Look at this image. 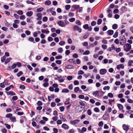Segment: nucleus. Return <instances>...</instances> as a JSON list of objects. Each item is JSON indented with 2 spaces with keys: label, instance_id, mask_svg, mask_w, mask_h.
<instances>
[{
  "label": "nucleus",
  "instance_id": "36",
  "mask_svg": "<svg viewBox=\"0 0 133 133\" xmlns=\"http://www.w3.org/2000/svg\"><path fill=\"white\" fill-rule=\"evenodd\" d=\"M23 74V73L22 72V71H20L17 73V76L18 77H19Z\"/></svg>",
  "mask_w": 133,
  "mask_h": 133
},
{
  "label": "nucleus",
  "instance_id": "29",
  "mask_svg": "<svg viewBox=\"0 0 133 133\" xmlns=\"http://www.w3.org/2000/svg\"><path fill=\"white\" fill-rule=\"evenodd\" d=\"M118 33L116 31L115 33L114 34L113 36V37L115 38L118 37Z\"/></svg>",
  "mask_w": 133,
  "mask_h": 133
},
{
  "label": "nucleus",
  "instance_id": "1",
  "mask_svg": "<svg viewBox=\"0 0 133 133\" xmlns=\"http://www.w3.org/2000/svg\"><path fill=\"white\" fill-rule=\"evenodd\" d=\"M126 42V39L124 36L121 37L119 39V43L121 45H123Z\"/></svg>",
  "mask_w": 133,
  "mask_h": 133
},
{
  "label": "nucleus",
  "instance_id": "27",
  "mask_svg": "<svg viewBox=\"0 0 133 133\" xmlns=\"http://www.w3.org/2000/svg\"><path fill=\"white\" fill-rule=\"evenodd\" d=\"M79 88L78 87H75L74 89V91L76 93H77L78 91L79 90Z\"/></svg>",
  "mask_w": 133,
  "mask_h": 133
},
{
  "label": "nucleus",
  "instance_id": "33",
  "mask_svg": "<svg viewBox=\"0 0 133 133\" xmlns=\"http://www.w3.org/2000/svg\"><path fill=\"white\" fill-rule=\"evenodd\" d=\"M75 18L74 17H72L69 20V21L70 22H74L75 21Z\"/></svg>",
  "mask_w": 133,
  "mask_h": 133
},
{
  "label": "nucleus",
  "instance_id": "41",
  "mask_svg": "<svg viewBox=\"0 0 133 133\" xmlns=\"http://www.w3.org/2000/svg\"><path fill=\"white\" fill-rule=\"evenodd\" d=\"M74 14L73 13L70 12L68 14V16L69 17H72L74 16Z\"/></svg>",
  "mask_w": 133,
  "mask_h": 133
},
{
  "label": "nucleus",
  "instance_id": "50",
  "mask_svg": "<svg viewBox=\"0 0 133 133\" xmlns=\"http://www.w3.org/2000/svg\"><path fill=\"white\" fill-rule=\"evenodd\" d=\"M87 131V129L84 127H83L81 129V131H82V132H85Z\"/></svg>",
  "mask_w": 133,
  "mask_h": 133
},
{
  "label": "nucleus",
  "instance_id": "17",
  "mask_svg": "<svg viewBox=\"0 0 133 133\" xmlns=\"http://www.w3.org/2000/svg\"><path fill=\"white\" fill-rule=\"evenodd\" d=\"M73 66L71 65H66L65 67V69H72Z\"/></svg>",
  "mask_w": 133,
  "mask_h": 133
},
{
  "label": "nucleus",
  "instance_id": "51",
  "mask_svg": "<svg viewBox=\"0 0 133 133\" xmlns=\"http://www.w3.org/2000/svg\"><path fill=\"white\" fill-rule=\"evenodd\" d=\"M103 123L102 121H101L98 124V125L100 127H102L103 126Z\"/></svg>",
  "mask_w": 133,
  "mask_h": 133
},
{
  "label": "nucleus",
  "instance_id": "40",
  "mask_svg": "<svg viewBox=\"0 0 133 133\" xmlns=\"http://www.w3.org/2000/svg\"><path fill=\"white\" fill-rule=\"evenodd\" d=\"M76 24L78 25H81V24L80 21L79 20H77L76 21Z\"/></svg>",
  "mask_w": 133,
  "mask_h": 133
},
{
  "label": "nucleus",
  "instance_id": "22",
  "mask_svg": "<svg viewBox=\"0 0 133 133\" xmlns=\"http://www.w3.org/2000/svg\"><path fill=\"white\" fill-rule=\"evenodd\" d=\"M79 6V5H74L72 6V7L74 9L77 10Z\"/></svg>",
  "mask_w": 133,
  "mask_h": 133
},
{
  "label": "nucleus",
  "instance_id": "42",
  "mask_svg": "<svg viewBox=\"0 0 133 133\" xmlns=\"http://www.w3.org/2000/svg\"><path fill=\"white\" fill-rule=\"evenodd\" d=\"M43 10V8H41L37 9V12H40L42 11Z\"/></svg>",
  "mask_w": 133,
  "mask_h": 133
},
{
  "label": "nucleus",
  "instance_id": "62",
  "mask_svg": "<svg viewBox=\"0 0 133 133\" xmlns=\"http://www.w3.org/2000/svg\"><path fill=\"white\" fill-rule=\"evenodd\" d=\"M85 102H83V101H80L79 102V104L81 105L84 106L85 105V104L84 103H85Z\"/></svg>",
  "mask_w": 133,
  "mask_h": 133
},
{
  "label": "nucleus",
  "instance_id": "57",
  "mask_svg": "<svg viewBox=\"0 0 133 133\" xmlns=\"http://www.w3.org/2000/svg\"><path fill=\"white\" fill-rule=\"evenodd\" d=\"M127 102L129 103H133V100L130 98H128L127 99Z\"/></svg>",
  "mask_w": 133,
  "mask_h": 133
},
{
  "label": "nucleus",
  "instance_id": "6",
  "mask_svg": "<svg viewBox=\"0 0 133 133\" xmlns=\"http://www.w3.org/2000/svg\"><path fill=\"white\" fill-rule=\"evenodd\" d=\"M57 24L60 26L62 27H64L66 26L64 24L63 22L62 21H59Z\"/></svg>",
  "mask_w": 133,
  "mask_h": 133
},
{
  "label": "nucleus",
  "instance_id": "18",
  "mask_svg": "<svg viewBox=\"0 0 133 133\" xmlns=\"http://www.w3.org/2000/svg\"><path fill=\"white\" fill-rule=\"evenodd\" d=\"M51 3V1L49 0H47L45 2V4L46 5H49Z\"/></svg>",
  "mask_w": 133,
  "mask_h": 133
},
{
  "label": "nucleus",
  "instance_id": "9",
  "mask_svg": "<svg viewBox=\"0 0 133 133\" xmlns=\"http://www.w3.org/2000/svg\"><path fill=\"white\" fill-rule=\"evenodd\" d=\"M62 127L65 130H67L69 128V127L68 125L65 124H63L62 125Z\"/></svg>",
  "mask_w": 133,
  "mask_h": 133
},
{
  "label": "nucleus",
  "instance_id": "58",
  "mask_svg": "<svg viewBox=\"0 0 133 133\" xmlns=\"http://www.w3.org/2000/svg\"><path fill=\"white\" fill-rule=\"evenodd\" d=\"M58 117L57 116H54L52 118V119L55 121H56L58 119Z\"/></svg>",
  "mask_w": 133,
  "mask_h": 133
},
{
  "label": "nucleus",
  "instance_id": "55",
  "mask_svg": "<svg viewBox=\"0 0 133 133\" xmlns=\"http://www.w3.org/2000/svg\"><path fill=\"white\" fill-rule=\"evenodd\" d=\"M56 63L59 65H60L61 64L62 62L60 60H57L56 61Z\"/></svg>",
  "mask_w": 133,
  "mask_h": 133
},
{
  "label": "nucleus",
  "instance_id": "16",
  "mask_svg": "<svg viewBox=\"0 0 133 133\" xmlns=\"http://www.w3.org/2000/svg\"><path fill=\"white\" fill-rule=\"evenodd\" d=\"M99 91H96L93 93V95L95 97H97L99 95Z\"/></svg>",
  "mask_w": 133,
  "mask_h": 133
},
{
  "label": "nucleus",
  "instance_id": "4",
  "mask_svg": "<svg viewBox=\"0 0 133 133\" xmlns=\"http://www.w3.org/2000/svg\"><path fill=\"white\" fill-rule=\"evenodd\" d=\"M80 121V120L78 119H75L73 121H70L71 124L73 125H75L76 124L78 123Z\"/></svg>",
  "mask_w": 133,
  "mask_h": 133
},
{
  "label": "nucleus",
  "instance_id": "47",
  "mask_svg": "<svg viewBox=\"0 0 133 133\" xmlns=\"http://www.w3.org/2000/svg\"><path fill=\"white\" fill-rule=\"evenodd\" d=\"M108 96L110 98H112L114 96L113 94L112 93H108Z\"/></svg>",
  "mask_w": 133,
  "mask_h": 133
},
{
  "label": "nucleus",
  "instance_id": "54",
  "mask_svg": "<svg viewBox=\"0 0 133 133\" xmlns=\"http://www.w3.org/2000/svg\"><path fill=\"white\" fill-rule=\"evenodd\" d=\"M25 32L27 35H30L31 34V32L29 31L26 30Z\"/></svg>",
  "mask_w": 133,
  "mask_h": 133
},
{
  "label": "nucleus",
  "instance_id": "11",
  "mask_svg": "<svg viewBox=\"0 0 133 133\" xmlns=\"http://www.w3.org/2000/svg\"><path fill=\"white\" fill-rule=\"evenodd\" d=\"M103 118L104 120H107L108 119V114H105L103 116Z\"/></svg>",
  "mask_w": 133,
  "mask_h": 133
},
{
  "label": "nucleus",
  "instance_id": "44",
  "mask_svg": "<svg viewBox=\"0 0 133 133\" xmlns=\"http://www.w3.org/2000/svg\"><path fill=\"white\" fill-rule=\"evenodd\" d=\"M133 61L132 60H130L128 62V66H131V64L133 63Z\"/></svg>",
  "mask_w": 133,
  "mask_h": 133
},
{
  "label": "nucleus",
  "instance_id": "12",
  "mask_svg": "<svg viewBox=\"0 0 133 133\" xmlns=\"http://www.w3.org/2000/svg\"><path fill=\"white\" fill-rule=\"evenodd\" d=\"M124 66L123 64H121L118 65L117 66V69H119L120 68L122 69L124 68Z\"/></svg>",
  "mask_w": 133,
  "mask_h": 133
},
{
  "label": "nucleus",
  "instance_id": "24",
  "mask_svg": "<svg viewBox=\"0 0 133 133\" xmlns=\"http://www.w3.org/2000/svg\"><path fill=\"white\" fill-rule=\"evenodd\" d=\"M118 27L117 25L116 24H114L112 26V28L113 29L116 30Z\"/></svg>",
  "mask_w": 133,
  "mask_h": 133
},
{
  "label": "nucleus",
  "instance_id": "56",
  "mask_svg": "<svg viewBox=\"0 0 133 133\" xmlns=\"http://www.w3.org/2000/svg\"><path fill=\"white\" fill-rule=\"evenodd\" d=\"M12 99L13 101H16L18 99V97L17 96H15L12 97Z\"/></svg>",
  "mask_w": 133,
  "mask_h": 133
},
{
  "label": "nucleus",
  "instance_id": "48",
  "mask_svg": "<svg viewBox=\"0 0 133 133\" xmlns=\"http://www.w3.org/2000/svg\"><path fill=\"white\" fill-rule=\"evenodd\" d=\"M48 20V18L46 17H43L42 20L44 22H46Z\"/></svg>",
  "mask_w": 133,
  "mask_h": 133
},
{
  "label": "nucleus",
  "instance_id": "5",
  "mask_svg": "<svg viewBox=\"0 0 133 133\" xmlns=\"http://www.w3.org/2000/svg\"><path fill=\"white\" fill-rule=\"evenodd\" d=\"M107 72V70L106 69H101L99 71V73L101 75H104Z\"/></svg>",
  "mask_w": 133,
  "mask_h": 133
},
{
  "label": "nucleus",
  "instance_id": "45",
  "mask_svg": "<svg viewBox=\"0 0 133 133\" xmlns=\"http://www.w3.org/2000/svg\"><path fill=\"white\" fill-rule=\"evenodd\" d=\"M70 8V6L69 5H67L65 6V8L66 10L69 9Z\"/></svg>",
  "mask_w": 133,
  "mask_h": 133
},
{
  "label": "nucleus",
  "instance_id": "31",
  "mask_svg": "<svg viewBox=\"0 0 133 133\" xmlns=\"http://www.w3.org/2000/svg\"><path fill=\"white\" fill-rule=\"evenodd\" d=\"M28 40L31 42H33L34 41V39L32 37H30L28 39Z\"/></svg>",
  "mask_w": 133,
  "mask_h": 133
},
{
  "label": "nucleus",
  "instance_id": "10",
  "mask_svg": "<svg viewBox=\"0 0 133 133\" xmlns=\"http://www.w3.org/2000/svg\"><path fill=\"white\" fill-rule=\"evenodd\" d=\"M33 14V12L30 11L27 12L26 13V15L27 16L30 17Z\"/></svg>",
  "mask_w": 133,
  "mask_h": 133
},
{
  "label": "nucleus",
  "instance_id": "30",
  "mask_svg": "<svg viewBox=\"0 0 133 133\" xmlns=\"http://www.w3.org/2000/svg\"><path fill=\"white\" fill-rule=\"evenodd\" d=\"M17 13L19 15H22L23 14V11L21 10H19L17 12Z\"/></svg>",
  "mask_w": 133,
  "mask_h": 133
},
{
  "label": "nucleus",
  "instance_id": "52",
  "mask_svg": "<svg viewBox=\"0 0 133 133\" xmlns=\"http://www.w3.org/2000/svg\"><path fill=\"white\" fill-rule=\"evenodd\" d=\"M58 51L59 52L61 53L62 52L63 50L62 48H60L58 49Z\"/></svg>",
  "mask_w": 133,
  "mask_h": 133
},
{
  "label": "nucleus",
  "instance_id": "20",
  "mask_svg": "<svg viewBox=\"0 0 133 133\" xmlns=\"http://www.w3.org/2000/svg\"><path fill=\"white\" fill-rule=\"evenodd\" d=\"M10 119L12 122H15L16 121V118L15 116L11 117H10Z\"/></svg>",
  "mask_w": 133,
  "mask_h": 133
},
{
  "label": "nucleus",
  "instance_id": "59",
  "mask_svg": "<svg viewBox=\"0 0 133 133\" xmlns=\"http://www.w3.org/2000/svg\"><path fill=\"white\" fill-rule=\"evenodd\" d=\"M62 56L61 55H59L56 56L55 57V59H61L62 58Z\"/></svg>",
  "mask_w": 133,
  "mask_h": 133
},
{
  "label": "nucleus",
  "instance_id": "7",
  "mask_svg": "<svg viewBox=\"0 0 133 133\" xmlns=\"http://www.w3.org/2000/svg\"><path fill=\"white\" fill-rule=\"evenodd\" d=\"M37 16L38 18L37 19V20H40L42 19V14L41 13H38L37 14Z\"/></svg>",
  "mask_w": 133,
  "mask_h": 133
},
{
  "label": "nucleus",
  "instance_id": "53",
  "mask_svg": "<svg viewBox=\"0 0 133 133\" xmlns=\"http://www.w3.org/2000/svg\"><path fill=\"white\" fill-rule=\"evenodd\" d=\"M78 97L80 99H83L84 98V96L83 95H80Z\"/></svg>",
  "mask_w": 133,
  "mask_h": 133
},
{
  "label": "nucleus",
  "instance_id": "14",
  "mask_svg": "<svg viewBox=\"0 0 133 133\" xmlns=\"http://www.w3.org/2000/svg\"><path fill=\"white\" fill-rule=\"evenodd\" d=\"M107 32L109 36H111L113 34L114 31L112 30H110L107 31Z\"/></svg>",
  "mask_w": 133,
  "mask_h": 133
},
{
  "label": "nucleus",
  "instance_id": "2",
  "mask_svg": "<svg viewBox=\"0 0 133 133\" xmlns=\"http://www.w3.org/2000/svg\"><path fill=\"white\" fill-rule=\"evenodd\" d=\"M125 47L124 49V50L126 52H128L131 48V45L129 43H127L125 45Z\"/></svg>",
  "mask_w": 133,
  "mask_h": 133
},
{
  "label": "nucleus",
  "instance_id": "28",
  "mask_svg": "<svg viewBox=\"0 0 133 133\" xmlns=\"http://www.w3.org/2000/svg\"><path fill=\"white\" fill-rule=\"evenodd\" d=\"M94 111L97 112H99V108L97 107L95 108L94 109Z\"/></svg>",
  "mask_w": 133,
  "mask_h": 133
},
{
  "label": "nucleus",
  "instance_id": "3",
  "mask_svg": "<svg viewBox=\"0 0 133 133\" xmlns=\"http://www.w3.org/2000/svg\"><path fill=\"white\" fill-rule=\"evenodd\" d=\"M73 29L74 31H77L79 33L81 32V29L77 25L74 26H73Z\"/></svg>",
  "mask_w": 133,
  "mask_h": 133
},
{
  "label": "nucleus",
  "instance_id": "34",
  "mask_svg": "<svg viewBox=\"0 0 133 133\" xmlns=\"http://www.w3.org/2000/svg\"><path fill=\"white\" fill-rule=\"evenodd\" d=\"M102 22V20L101 19H99L97 20V24L98 25H100Z\"/></svg>",
  "mask_w": 133,
  "mask_h": 133
},
{
  "label": "nucleus",
  "instance_id": "32",
  "mask_svg": "<svg viewBox=\"0 0 133 133\" xmlns=\"http://www.w3.org/2000/svg\"><path fill=\"white\" fill-rule=\"evenodd\" d=\"M89 27L88 25V24H85L83 26V28L85 29H87Z\"/></svg>",
  "mask_w": 133,
  "mask_h": 133
},
{
  "label": "nucleus",
  "instance_id": "38",
  "mask_svg": "<svg viewBox=\"0 0 133 133\" xmlns=\"http://www.w3.org/2000/svg\"><path fill=\"white\" fill-rule=\"evenodd\" d=\"M110 87L109 86H105L103 88V89L104 90H106L107 89L108 90H109L110 89Z\"/></svg>",
  "mask_w": 133,
  "mask_h": 133
},
{
  "label": "nucleus",
  "instance_id": "25",
  "mask_svg": "<svg viewBox=\"0 0 133 133\" xmlns=\"http://www.w3.org/2000/svg\"><path fill=\"white\" fill-rule=\"evenodd\" d=\"M6 59V57L5 56L2 57L1 58V61L2 62H4Z\"/></svg>",
  "mask_w": 133,
  "mask_h": 133
},
{
  "label": "nucleus",
  "instance_id": "21",
  "mask_svg": "<svg viewBox=\"0 0 133 133\" xmlns=\"http://www.w3.org/2000/svg\"><path fill=\"white\" fill-rule=\"evenodd\" d=\"M41 32L42 33H45L46 34H48L49 33V31L48 30H45L42 29Z\"/></svg>",
  "mask_w": 133,
  "mask_h": 133
},
{
  "label": "nucleus",
  "instance_id": "39",
  "mask_svg": "<svg viewBox=\"0 0 133 133\" xmlns=\"http://www.w3.org/2000/svg\"><path fill=\"white\" fill-rule=\"evenodd\" d=\"M65 42L64 41H60L59 43V44L60 45H63L65 44Z\"/></svg>",
  "mask_w": 133,
  "mask_h": 133
},
{
  "label": "nucleus",
  "instance_id": "64",
  "mask_svg": "<svg viewBox=\"0 0 133 133\" xmlns=\"http://www.w3.org/2000/svg\"><path fill=\"white\" fill-rule=\"evenodd\" d=\"M54 132L55 133H57L58 132V130L57 129L54 128L53 129Z\"/></svg>",
  "mask_w": 133,
  "mask_h": 133
},
{
  "label": "nucleus",
  "instance_id": "63",
  "mask_svg": "<svg viewBox=\"0 0 133 133\" xmlns=\"http://www.w3.org/2000/svg\"><path fill=\"white\" fill-rule=\"evenodd\" d=\"M72 57L76 58L78 57V55L77 54L75 53L72 55Z\"/></svg>",
  "mask_w": 133,
  "mask_h": 133
},
{
  "label": "nucleus",
  "instance_id": "15",
  "mask_svg": "<svg viewBox=\"0 0 133 133\" xmlns=\"http://www.w3.org/2000/svg\"><path fill=\"white\" fill-rule=\"evenodd\" d=\"M117 106L119 110H122L123 108V106L121 104H118L117 105Z\"/></svg>",
  "mask_w": 133,
  "mask_h": 133
},
{
  "label": "nucleus",
  "instance_id": "43",
  "mask_svg": "<svg viewBox=\"0 0 133 133\" xmlns=\"http://www.w3.org/2000/svg\"><path fill=\"white\" fill-rule=\"evenodd\" d=\"M12 116V114L10 113L6 115V117L7 118H10Z\"/></svg>",
  "mask_w": 133,
  "mask_h": 133
},
{
  "label": "nucleus",
  "instance_id": "60",
  "mask_svg": "<svg viewBox=\"0 0 133 133\" xmlns=\"http://www.w3.org/2000/svg\"><path fill=\"white\" fill-rule=\"evenodd\" d=\"M27 67L28 68L30 71H32L33 69L32 68L31 66L30 65H27Z\"/></svg>",
  "mask_w": 133,
  "mask_h": 133
},
{
  "label": "nucleus",
  "instance_id": "19",
  "mask_svg": "<svg viewBox=\"0 0 133 133\" xmlns=\"http://www.w3.org/2000/svg\"><path fill=\"white\" fill-rule=\"evenodd\" d=\"M11 58H7L5 61V64H6L9 62L10 60L11 59Z\"/></svg>",
  "mask_w": 133,
  "mask_h": 133
},
{
  "label": "nucleus",
  "instance_id": "46",
  "mask_svg": "<svg viewBox=\"0 0 133 133\" xmlns=\"http://www.w3.org/2000/svg\"><path fill=\"white\" fill-rule=\"evenodd\" d=\"M84 72L82 70H80L78 72V75H82L84 74Z\"/></svg>",
  "mask_w": 133,
  "mask_h": 133
},
{
  "label": "nucleus",
  "instance_id": "26",
  "mask_svg": "<svg viewBox=\"0 0 133 133\" xmlns=\"http://www.w3.org/2000/svg\"><path fill=\"white\" fill-rule=\"evenodd\" d=\"M60 119H62L63 121L66 122V120L65 118L63 117L62 115H60Z\"/></svg>",
  "mask_w": 133,
  "mask_h": 133
},
{
  "label": "nucleus",
  "instance_id": "23",
  "mask_svg": "<svg viewBox=\"0 0 133 133\" xmlns=\"http://www.w3.org/2000/svg\"><path fill=\"white\" fill-rule=\"evenodd\" d=\"M69 92V90L67 89H65L62 90V92L63 93H68Z\"/></svg>",
  "mask_w": 133,
  "mask_h": 133
},
{
  "label": "nucleus",
  "instance_id": "37",
  "mask_svg": "<svg viewBox=\"0 0 133 133\" xmlns=\"http://www.w3.org/2000/svg\"><path fill=\"white\" fill-rule=\"evenodd\" d=\"M90 53V51L88 50H87L85 51L83 53V54L84 55H88Z\"/></svg>",
  "mask_w": 133,
  "mask_h": 133
},
{
  "label": "nucleus",
  "instance_id": "8",
  "mask_svg": "<svg viewBox=\"0 0 133 133\" xmlns=\"http://www.w3.org/2000/svg\"><path fill=\"white\" fill-rule=\"evenodd\" d=\"M7 95L11 96H14L16 95V94L12 91H8L6 92Z\"/></svg>",
  "mask_w": 133,
  "mask_h": 133
},
{
  "label": "nucleus",
  "instance_id": "61",
  "mask_svg": "<svg viewBox=\"0 0 133 133\" xmlns=\"http://www.w3.org/2000/svg\"><path fill=\"white\" fill-rule=\"evenodd\" d=\"M88 114L89 116L91 115V110L90 109H89L87 111Z\"/></svg>",
  "mask_w": 133,
  "mask_h": 133
},
{
  "label": "nucleus",
  "instance_id": "49",
  "mask_svg": "<svg viewBox=\"0 0 133 133\" xmlns=\"http://www.w3.org/2000/svg\"><path fill=\"white\" fill-rule=\"evenodd\" d=\"M59 109L61 112H63L64 109V107L63 106L61 107H59Z\"/></svg>",
  "mask_w": 133,
  "mask_h": 133
},
{
  "label": "nucleus",
  "instance_id": "35",
  "mask_svg": "<svg viewBox=\"0 0 133 133\" xmlns=\"http://www.w3.org/2000/svg\"><path fill=\"white\" fill-rule=\"evenodd\" d=\"M49 85V83L48 82H45L43 84V86L44 87H47Z\"/></svg>",
  "mask_w": 133,
  "mask_h": 133
},
{
  "label": "nucleus",
  "instance_id": "13",
  "mask_svg": "<svg viewBox=\"0 0 133 133\" xmlns=\"http://www.w3.org/2000/svg\"><path fill=\"white\" fill-rule=\"evenodd\" d=\"M122 127L123 129L127 131L129 129L128 126L125 124L122 125Z\"/></svg>",
  "mask_w": 133,
  "mask_h": 133
}]
</instances>
